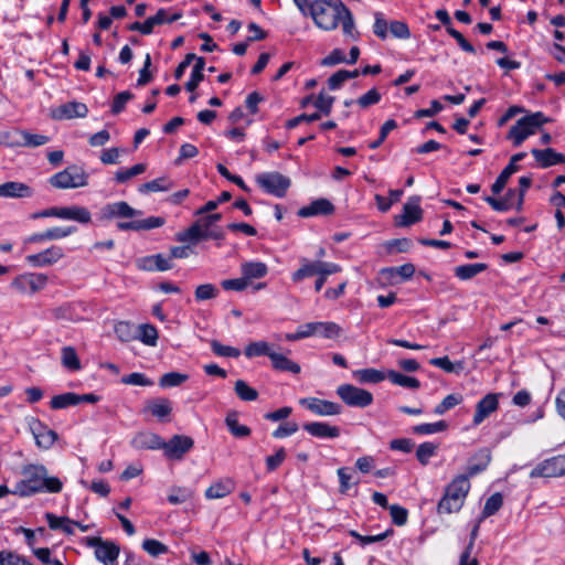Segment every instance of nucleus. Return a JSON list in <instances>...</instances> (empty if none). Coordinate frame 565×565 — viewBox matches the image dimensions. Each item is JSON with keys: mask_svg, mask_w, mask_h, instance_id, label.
Here are the masks:
<instances>
[{"mask_svg": "<svg viewBox=\"0 0 565 565\" xmlns=\"http://www.w3.org/2000/svg\"><path fill=\"white\" fill-rule=\"evenodd\" d=\"M23 478L19 480L12 494L21 498L32 497L36 493H58L63 489V482L53 476H49L43 465H25L22 467Z\"/></svg>", "mask_w": 565, "mask_h": 565, "instance_id": "1", "label": "nucleus"}, {"mask_svg": "<svg viewBox=\"0 0 565 565\" xmlns=\"http://www.w3.org/2000/svg\"><path fill=\"white\" fill-rule=\"evenodd\" d=\"M468 476L458 475L445 488L444 495L437 504L438 514H451L461 510L470 491Z\"/></svg>", "mask_w": 565, "mask_h": 565, "instance_id": "2", "label": "nucleus"}, {"mask_svg": "<svg viewBox=\"0 0 565 565\" xmlns=\"http://www.w3.org/2000/svg\"><path fill=\"white\" fill-rule=\"evenodd\" d=\"M341 0H313L310 2L309 14L316 25L324 31L338 28L341 13L345 12Z\"/></svg>", "mask_w": 565, "mask_h": 565, "instance_id": "3", "label": "nucleus"}, {"mask_svg": "<svg viewBox=\"0 0 565 565\" xmlns=\"http://www.w3.org/2000/svg\"><path fill=\"white\" fill-rule=\"evenodd\" d=\"M222 218L220 213L210 214L193 223L185 231L177 234V241L181 243L192 242L196 243L203 239H223L224 233L222 230H212L211 226Z\"/></svg>", "mask_w": 565, "mask_h": 565, "instance_id": "4", "label": "nucleus"}, {"mask_svg": "<svg viewBox=\"0 0 565 565\" xmlns=\"http://www.w3.org/2000/svg\"><path fill=\"white\" fill-rule=\"evenodd\" d=\"M89 175L82 166L71 164L64 170L51 175L49 183L54 189L67 190L84 188L88 184Z\"/></svg>", "mask_w": 565, "mask_h": 565, "instance_id": "5", "label": "nucleus"}, {"mask_svg": "<svg viewBox=\"0 0 565 565\" xmlns=\"http://www.w3.org/2000/svg\"><path fill=\"white\" fill-rule=\"evenodd\" d=\"M547 121L548 119L541 111L524 116L510 128L508 139L512 140L514 147H520L527 137L534 135Z\"/></svg>", "mask_w": 565, "mask_h": 565, "instance_id": "6", "label": "nucleus"}, {"mask_svg": "<svg viewBox=\"0 0 565 565\" xmlns=\"http://www.w3.org/2000/svg\"><path fill=\"white\" fill-rule=\"evenodd\" d=\"M33 220L43 217H56L61 220L76 221L82 224H88L92 221L90 212L84 206H53L31 215Z\"/></svg>", "mask_w": 565, "mask_h": 565, "instance_id": "7", "label": "nucleus"}, {"mask_svg": "<svg viewBox=\"0 0 565 565\" xmlns=\"http://www.w3.org/2000/svg\"><path fill=\"white\" fill-rule=\"evenodd\" d=\"M255 181L264 192L276 198H284L291 185V180L277 171L259 173Z\"/></svg>", "mask_w": 565, "mask_h": 565, "instance_id": "8", "label": "nucleus"}, {"mask_svg": "<svg viewBox=\"0 0 565 565\" xmlns=\"http://www.w3.org/2000/svg\"><path fill=\"white\" fill-rule=\"evenodd\" d=\"M49 278L42 273H26L17 276L11 281V288L22 295H33L47 285Z\"/></svg>", "mask_w": 565, "mask_h": 565, "instance_id": "9", "label": "nucleus"}, {"mask_svg": "<svg viewBox=\"0 0 565 565\" xmlns=\"http://www.w3.org/2000/svg\"><path fill=\"white\" fill-rule=\"evenodd\" d=\"M338 396L351 407H367L373 403V395L364 388L352 384H342L337 388Z\"/></svg>", "mask_w": 565, "mask_h": 565, "instance_id": "10", "label": "nucleus"}, {"mask_svg": "<svg viewBox=\"0 0 565 565\" xmlns=\"http://www.w3.org/2000/svg\"><path fill=\"white\" fill-rule=\"evenodd\" d=\"M301 266L292 274V280L295 282L301 281L305 278L311 277L320 273L324 274H337L341 271V267L335 263H328L322 260L311 262L307 258L300 259Z\"/></svg>", "mask_w": 565, "mask_h": 565, "instance_id": "11", "label": "nucleus"}, {"mask_svg": "<svg viewBox=\"0 0 565 565\" xmlns=\"http://www.w3.org/2000/svg\"><path fill=\"white\" fill-rule=\"evenodd\" d=\"M565 475V455L545 459L530 472L531 478H556Z\"/></svg>", "mask_w": 565, "mask_h": 565, "instance_id": "12", "label": "nucleus"}, {"mask_svg": "<svg viewBox=\"0 0 565 565\" xmlns=\"http://www.w3.org/2000/svg\"><path fill=\"white\" fill-rule=\"evenodd\" d=\"M194 446V441L191 437L185 435H174L169 441L163 440L164 456L171 460H181L186 452H189Z\"/></svg>", "mask_w": 565, "mask_h": 565, "instance_id": "13", "label": "nucleus"}, {"mask_svg": "<svg viewBox=\"0 0 565 565\" xmlns=\"http://www.w3.org/2000/svg\"><path fill=\"white\" fill-rule=\"evenodd\" d=\"M422 218L423 210L420 207V198L414 195L404 204L402 213L395 216V225L407 227L419 222Z\"/></svg>", "mask_w": 565, "mask_h": 565, "instance_id": "14", "label": "nucleus"}, {"mask_svg": "<svg viewBox=\"0 0 565 565\" xmlns=\"http://www.w3.org/2000/svg\"><path fill=\"white\" fill-rule=\"evenodd\" d=\"M299 404L318 416H334L342 412L340 404L317 397L301 398Z\"/></svg>", "mask_w": 565, "mask_h": 565, "instance_id": "15", "label": "nucleus"}, {"mask_svg": "<svg viewBox=\"0 0 565 565\" xmlns=\"http://www.w3.org/2000/svg\"><path fill=\"white\" fill-rule=\"evenodd\" d=\"M65 256L62 247L52 245L51 247L25 257L28 264L32 267H47L56 264Z\"/></svg>", "mask_w": 565, "mask_h": 565, "instance_id": "16", "label": "nucleus"}, {"mask_svg": "<svg viewBox=\"0 0 565 565\" xmlns=\"http://www.w3.org/2000/svg\"><path fill=\"white\" fill-rule=\"evenodd\" d=\"M301 329L305 338H309L319 334L326 339H333L340 335L341 327L335 322L331 321H317L301 324Z\"/></svg>", "mask_w": 565, "mask_h": 565, "instance_id": "17", "label": "nucleus"}, {"mask_svg": "<svg viewBox=\"0 0 565 565\" xmlns=\"http://www.w3.org/2000/svg\"><path fill=\"white\" fill-rule=\"evenodd\" d=\"M141 214V211L131 207L125 201L108 203L100 210L102 220L130 218Z\"/></svg>", "mask_w": 565, "mask_h": 565, "instance_id": "18", "label": "nucleus"}, {"mask_svg": "<svg viewBox=\"0 0 565 565\" xmlns=\"http://www.w3.org/2000/svg\"><path fill=\"white\" fill-rule=\"evenodd\" d=\"M498 394L489 393L482 397L476 405V413L472 419L473 426H479L486 418L498 409Z\"/></svg>", "mask_w": 565, "mask_h": 565, "instance_id": "19", "label": "nucleus"}, {"mask_svg": "<svg viewBox=\"0 0 565 565\" xmlns=\"http://www.w3.org/2000/svg\"><path fill=\"white\" fill-rule=\"evenodd\" d=\"M130 444L137 450H161L163 439L158 434L141 431L131 439Z\"/></svg>", "mask_w": 565, "mask_h": 565, "instance_id": "20", "label": "nucleus"}, {"mask_svg": "<svg viewBox=\"0 0 565 565\" xmlns=\"http://www.w3.org/2000/svg\"><path fill=\"white\" fill-rule=\"evenodd\" d=\"M88 114V108L85 104L78 102H68L61 105L57 109L54 110L55 119H73V118H84Z\"/></svg>", "mask_w": 565, "mask_h": 565, "instance_id": "21", "label": "nucleus"}, {"mask_svg": "<svg viewBox=\"0 0 565 565\" xmlns=\"http://www.w3.org/2000/svg\"><path fill=\"white\" fill-rule=\"evenodd\" d=\"M334 212V205L327 199H318L309 205L302 206L298 211L300 217H311L316 215H330Z\"/></svg>", "mask_w": 565, "mask_h": 565, "instance_id": "22", "label": "nucleus"}, {"mask_svg": "<svg viewBox=\"0 0 565 565\" xmlns=\"http://www.w3.org/2000/svg\"><path fill=\"white\" fill-rule=\"evenodd\" d=\"M164 224V218L159 216H150L145 220H136L129 222H118L117 228L120 231H148L160 227Z\"/></svg>", "mask_w": 565, "mask_h": 565, "instance_id": "23", "label": "nucleus"}, {"mask_svg": "<svg viewBox=\"0 0 565 565\" xmlns=\"http://www.w3.org/2000/svg\"><path fill=\"white\" fill-rule=\"evenodd\" d=\"M531 153L541 168H548L565 162V156L563 153L556 152L553 148H546L542 150L532 149Z\"/></svg>", "mask_w": 565, "mask_h": 565, "instance_id": "24", "label": "nucleus"}, {"mask_svg": "<svg viewBox=\"0 0 565 565\" xmlns=\"http://www.w3.org/2000/svg\"><path fill=\"white\" fill-rule=\"evenodd\" d=\"M138 267L148 271H166L172 268V263L170 258L164 257L162 254H156L140 258Z\"/></svg>", "mask_w": 565, "mask_h": 565, "instance_id": "25", "label": "nucleus"}, {"mask_svg": "<svg viewBox=\"0 0 565 565\" xmlns=\"http://www.w3.org/2000/svg\"><path fill=\"white\" fill-rule=\"evenodd\" d=\"M303 429L313 437L318 438H337L340 436V428L331 426L324 422H313L303 425Z\"/></svg>", "mask_w": 565, "mask_h": 565, "instance_id": "26", "label": "nucleus"}, {"mask_svg": "<svg viewBox=\"0 0 565 565\" xmlns=\"http://www.w3.org/2000/svg\"><path fill=\"white\" fill-rule=\"evenodd\" d=\"M33 194L32 189L22 182L10 181L0 184V198H31Z\"/></svg>", "mask_w": 565, "mask_h": 565, "instance_id": "27", "label": "nucleus"}, {"mask_svg": "<svg viewBox=\"0 0 565 565\" xmlns=\"http://www.w3.org/2000/svg\"><path fill=\"white\" fill-rule=\"evenodd\" d=\"M145 412H149L159 420L169 417L172 412V404L168 398L158 397L147 401Z\"/></svg>", "mask_w": 565, "mask_h": 565, "instance_id": "28", "label": "nucleus"}, {"mask_svg": "<svg viewBox=\"0 0 565 565\" xmlns=\"http://www.w3.org/2000/svg\"><path fill=\"white\" fill-rule=\"evenodd\" d=\"M119 551V546L116 543L104 541V543L95 550V556L104 565H117Z\"/></svg>", "mask_w": 565, "mask_h": 565, "instance_id": "29", "label": "nucleus"}, {"mask_svg": "<svg viewBox=\"0 0 565 565\" xmlns=\"http://www.w3.org/2000/svg\"><path fill=\"white\" fill-rule=\"evenodd\" d=\"M491 461V452L487 448H482L477 451L473 457L470 459L469 466L467 468L468 479L478 475L479 472L486 470Z\"/></svg>", "mask_w": 565, "mask_h": 565, "instance_id": "30", "label": "nucleus"}, {"mask_svg": "<svg viewBox=\"0 0 565 565\" xmlns=\"http://www.w3.org/2000/svg\"><path fill=\"white\" fill-rule=\"evenodd\" d=\"M19 139L11 141L12 147H40L50 141V137L40 134H31L26 130L17 131Z\"/></svg>", "mask_w": 565, "mask_h": 565, "instance_id": "31", "label": "nucleus"}, {"mask_svg": "<svg viewBox=\"0 0 565 565\" xmlns=\"http://www.w3.org/2000/svg\"><path fill=\"white\" fill-rule=\"evenodd\" d=\"M241 274L246 282L253 279H260L268 274V266L263 262H245L241 265Z\"/></svg>", "mask_w": 565, "mask_h": 565, "instance_id": "32", "label": "nucleus"}, {"mask_svg": "<svg viewBox=\"0 0 565 565\" xmlns=\"http://www.w3.org/2000/svg\"><path fill=\"white\" fill-rule=\"evenodd\" d=\"M45 520L49 524V527L53 531L61 530L63 533L67 535L74 534V523L75 521L71 520L67 516H57L52 512L45 513Z\"/></svg>", "mask_w": 565, "mask_h": 565, "instance_id": "33", "label": "nucleus"}, {"mask_svg": "<svg viewBox=\"0 0 565 565\" xmlns=\"http://www.w3.org/2000/svg\"><path fill=\"white\" fill-rule=\"evenodd\" d=\"M269 359L271 361L273 369L276 371L290 372L292 374H298L301 371L298 363L291 361L284 354L273 352V354H269Z\"/></svg>", "mask_w": 565, "mask_h": 565, "instance_id": "34", "label": "nucleus"}, {"mask_svg": "<svg viewBox=\"0 0 565 565\" xmlns=\"http://www.w3.org/2000/svg\"><path fill=\"white\" fill-rule=\"evenodd\" d=\"M234 488V482L231 479L216 481L205 490V498L210 500L222 499L232 493Z\"/></svg>", "mask_w": 565, "mask_h": 565, "instance_id": "35", "label": "nucleus"}, {"mask_svg": "<svg viewBox=\"0 0 565 565\" xmlns=\"http://www.w3.org/2000/svg\"><path fill=\"white\" fill-rule=\"evenodd\" d=\"M488 269V265L484 263H476V264H466L457 266L454 269L455 276L460 280H469L477 275L486 271Z\"/></svg>", "mask_w": 565, "mask_h": 565, "instance_id": "36", "label": "nucleus"}, {"mask_svg": "<svg viewBox=\"0 0 565 565\" xmlns=\"http://www.w3.org/2000/svg\"><path fill=\"white\" fill-rule=\"evenodd\" d=\"M36 423L41 427V430L39 431L32 429L34 438L36 440V445L44 449L51 448L54 445L55 440L57 439V434L54 430L49 429L45 426H42L40 422Z\"/></svg>", "mask_w": 565, "mask_h": 565, "instance_id": "37", "label": "nucleus"}, {"mask_svg": "<svg viewBox=\"0 0 565 565\" xmlns=\"http://www.w3.org/2000/svg\"><path fill=\"white\" fill-rule=\"evenodd\" d=\"M61 361L62 365L68 371L75 372L82 369L79 358L73 347L62 348Z\"/></svg>", "mask_w": 565, "mask_h": 565, "instance_id": "38", "label": "nucleus"}, {"mask_svg": "<svg viewBox=\"0 0 565 565\" xmlns=\"http://www.w3.org/2000/svg\"><path fill=\"white\" fill-rule=\"evenodd\" d=\"M173 183L167 177H161L149 182L141 184L138 188L140 193H150V192H167L171 190Z\"/></svg>", "mask_w": 565, "mask_h": 565, "instance_id": "39", "label": "nucleus"}, {"mask_svg": "<svg viewBox=\"0 0 565 565\" xmlns=\"http://www.w3.org/2000/svg\"><path fill=\"white\" fill-rule=\"evenodd\" d=\"M225 424L230 430V433L236 438H245L248 437L252 433L250 428L246 425H242L238 423L237 414L230 413L225 418Z\"/></svg>", "mask_w": 565, "mask_h": 565, "instance_id": "40", "label": "nucleus"}, {"mask_svg": "<svg viewBox=\"0 0 565 565\" xmlns=\"http://www.w3.org/2000/svg\"><path fill=\"white\" fill-rule=\"evenodd\" d=\"M353 376L360 383H380L387 377L384 372L376 369H362L353 372Z\"/></svg>", "mask_w": 565, "mask_h": 565, "instance_id": "41", "label": "nucleus"}, {"mask_svg": "<svg viewBox=\"0 0 565 565\" xmlns=\"http://www.w3.org/2000/svg\"><path fill=\"white\" fill-rule=\"evenodd\" d=\"M205 66L204 57H198L196 63L193 66L191 72L190 79L185 83V89L189 92H194L199 84L204 79L203 70Z\"/></svg>", "mask_w": 565, "mask_h": 565, "instance_id": "42", "label": "nucleus"}, {"mask_svg": "<svg viewBox=\"0 0 565 565\" xmlns=\"http://www.w3.org/2000/svg\"><path fill=\"white\" fill-rule=\"evenodd\" d=\"M387 379L395 385L417 390L420 387V382L416 377L404 375L396 371H388Z\"/></svg>", "mask_w": 565, "mask_h": 565, "instance_id": "43", "label": "nucleus"}, {"mask_svg": "<svg viewBox=\"0 0 565 565\" xmlns=\"http://www.w3.org/2000/svg\"><path fill=\"white\" fill-rule=\"evenodd\" d=\"M136 339H139L146 345L154 347L158 341V330L154 326L149 323L140 324Z\"/></svg>", "mask_w": 565, "mask_h": 565, "instance_id": "44", "label": "nucleus"}, {"mask_svg": "<svg viewBox=\"0 0 565 565\" xmlns=\"http://www.w3.org/2000/svg\"><path fill=\"white\" fill-rule=\"evenodd\" d=\"M273 352L274 351L271 350L270 344L266 341L250 342L248 345H246L244 351L246 358L248 359L264 355L269 358V354H273Z\"/></svg>", "mask_w": 565, "mask_h": 565, "instance_id": "45", "label": "nucleus"}, {"mask_svg": "<svg viewBox=\"0 0 565 565\" xmlns=\"http://www.w3.org/2000/svg\"><path fill=\"white\" fill-rule=\"evenodd\" d=\"M77 394L73 392L63 393L52 397L50 407L52 409H63L77 405Z\"/></svg>", "mask_w": 565, "mask_h": 565, "instance_id": "46", "label": "nucleus"}, {"mask_svg": "<svg viewBox=\"0 0 565 565\" xmlns=\"http://www.w3.org/2000/svg\"><path fill=\"white\" fill-rule=\"evenodd\" d=\"M382 275L387 276L390 278L395 277L396 275L401 276L402 279L406 280L413 277L415 274V266L411 263L404 264L398 267H387L381 270Z\"/></svg>", "mask_w": 565, "mask_h": 565, "instance_id": "47", "label": "nucleus"}, {"mask_svg": "<svg viewBox=\"0 0 565 565\" xmlns=\"http://www.w3.org/2000/svg\"><path fill=\"white\" fill-rule=\"evenodd\" d=\"M448 428V424L445 420H439L436 423H425L416 425L412 428V431L417 435H433L436 433H441Z\"/></svg>", "mask_w": 565, "mask_h": 565, "instance_id": "48", "label": "nucleus"}, {"mask_svg": "<svg viewBox=\"0 0 565 565\" xmlns=\"http://www.w3.org/2000/svg\"><path fill=\"white\" fill-rule=\"evenodd\" d=\"M234 391L239 399L244 402L256 401L258 392L249 386L244 380H237L234 385Z\"/></svg>", "mask_w": 565, "mask_h": 565, "instance_id": "49", "label": "nucleus"}, {"mask_svg": "<svg viewBox=\"0 0 565 565\" xmlns=\"http://www.w3.org/2000/svg\"><path fill=\"white\" fill-rule=\"evenodd\" d=\"M429 363L436 367L444 370L447 373H460L463 370L462 362H451L448 356L434 358Z\"/></svg>", "mask_w": 565, "mask_h": 565, "instance_id": "50", "label": "nucleus"}, {"mask_svg": "<svg viewBox=\"0 0 565 565\" xmlns=\"http://www.w3.org/2000/svg\"><path fill=\"white\" fill-rule=\"evenodd\" d=\"M146 170H147L146 163H137V164L132 166L131 168L118 170L115 173V180L117 183H125V182L129 181L131 178L143 173Z\"/></svg>", "mask_w": 565, "mask_h": 565, "instance_id": "51", "label": "nucleus"}, {"mask_svg": "<svg viewBox=\"0 0 565 565\" xmlns=\"http://www.w3.org/2000/svg\"><path fill=\"white\" fill-rule=\"evenodd\" d=\"M438 446L434 443L426 441L420 444L416 450V458L423 465H428L431 457L437 452Z\"/></svg>", "mask_w": 565, "mask_h": 565, "instance_id": "52", "label": "nucleus"}, {"mask_svg": "<svg viewBox=\"0 0 565 565\" xmlns=\"http://www.w3.org/2000/svg\"><path fill=\"white\" fill-rule=\"evenodd\" d=\"M503 504V497L500 492H495L490 495L483 507L482 510V519L489 518L495 514Z\"/></svg>", "mask_w": 565, "mask_h": 565, "instance_id": "53", "label": "nucleus"}, {"mask_svg": "<svg viewBox=\"0 0 565 565\" xmlns=\"http://www.w3.org/2000/svg\"><path fill=\"white\" fill-rule=\"evenodd\" d=\"M519 170V166L508 164L491 186L493 194H499L505 186L510 177Z\"/></svg>", "mask_w": 565, "mask_h": 565, "instance_id": "54", "label": "nucleus"}, {"mask_svg": "<svg viewBox=\"0 0 565 565\" xmlns=\"http://www.w3.org/2000/svg\"><path fill=\"white\" fill-rule=\"evenodd\" d=\"M393 533V530H387L383 533L376 534V535H361L355 530H350L349 535L356 539L361 546H366L369 544L377 543L383 540H385L390 534Z\"/></svg>", "mask_w": 565, "mask_h": 565, "instance_id": "55", "label": "nucleus"}, {"mask_svg": "<svg viewBox=\"0 0 565 565\" xmlns=\"http://www.w3.org/2000/svg\"><path fill=\"white\" fill-rule=\"evenodd\" d=\"M388 28L390 23L385 19L384 13L375 12L374 13V24H373V33L382 41L386 40L388 36Z\"/></svg>", "mask_w": 565, "mask_h": 565, "instance_id": "56", "label": "nucleus"}, {"mask_svg": "<svg viewBox=\"0 0 565 565\" xmlns=\"http://www.w3.org/2000/svg\"><path fill=\"white\" fill-rule=\"evenodd\" d=\"M189 379L188 374L179 373V372H169L163 374L159 380V385L161 387H175L184 383Z\"/></svg>", "mask_w": 565, "mask_h": 565, "instance_id": "57", "label": "nucleus"}, {"mask_svg": "<svg viewBox=\"0 0 565 565\" xmlns=\"http://www.w3.org/2000/svg\"><path fill=\"white\" fill-rule=\"evenodd\" d=\"M210 345L212 352L217 356L238 358L241 355V351L237 348L224 345L217 340H211Z\"/></svg>", "mask_w": 565, "mask_h": 565, "instance_id": "58", "label": "nucleus"}, {"mask_svg": "<svg viewBox=\"0 0 565 565\" xmlns=\"http://www.w3.org/2000/svg\"><path fill=\"white\" fill-rule=\"evenodd\" d=\"M462 402V396L458 394H449L447 395L435 408L434 413L436 415H443L447 411L454 408Z\"/></svg>", "mask_w": 565, "mask_h": 565, "instance_id": "59", "label": "nucleus"}, {"mask_svg": "<svg viewBox=\"0 0 565 565\" xmlns=\"http://www.w3.org/2000/svg\"><path fill=\"white\" fill-rule=\"evenodd\" d=\"M218 289L213 284L199 285L195 288L194 297L196 301H204L216 298Z\"/></svg>", "mask_w": 565, "mask_h": 565, "instance_id": "60", "label": "nucleus"}, {"mask_svg": "<svg viewBox=\"0 0 565 565\" xmlns=\"http://www.w3.org/2000/svg\"><path fill=\"white\" fill-rule=\"evenodd\" d=\"M115 333L122 342H128L136 339L134 326L127 321H119L115 324Z\"/></svg>", "mask_w": 565, "mask_h": 565, "instance_id": "61", "label": "nucleus"}, {"mask_svg": "<svg viewBox=\"0 0 565 565\" xmlns=\"http://www.w3.org/2000/svg\"><path fill=\"white\" fill-rule=\"evenodd\" d=\"M193 497V491L185 487H177L171 490V493L168 495V501L171 504H180Z\"/></svg>", "mask_w": 565, "mask_h": 565, "instance_id": "62", "label": "nucleus"}, {"mask_svg": "<svg viewBox=\"0 0 565 565\" xmlns=\"http://www.w3.org/2000/svg\"><path fill=\"white\" fill-rule=\"evenodd\" d=\"M142 548L153 557L168 553V546L154 539L145 540Z\"/></svg>", "mask_w": 565, "mask_h": 565, "instance_id": "63", "label": "nucleus"}, {"mask_svg": "<svg viewBox=\"0 0 565 565\" xmlns=\"http://www.w3.org/2000/svg\"><path fill=\"white\" fill-rule=\"evenodd\" d=\"M0 565H30V563L23 556L14 552L1 551Z\"/></svg>", "mask_w": 565, "mask_h": 565, "instance_id": "64", "label": "nucleus"}]
</instances>
